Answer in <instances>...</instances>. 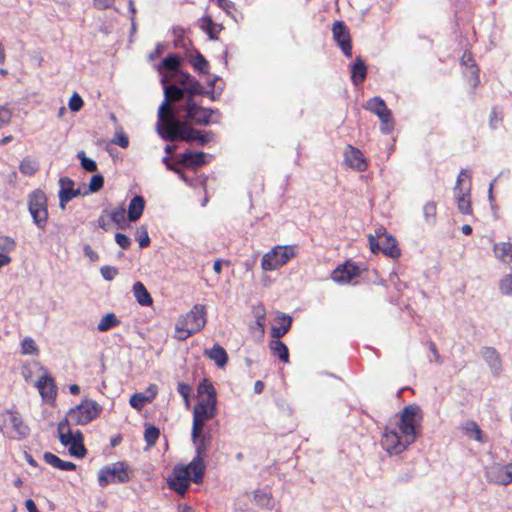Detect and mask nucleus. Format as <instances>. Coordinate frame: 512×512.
I'll return each instance as SVG.
<instances>
[{
    "label": "nucleus",
    "mask_w": 512,
    "mask_h": 512,
    "mask_svg": "<svg viewBox=\"0 0 512 512\" xmlns=\"http://www.w3.org/2000/svg\"><path fill=\"white\" fill-rule=\"evenodd\" d=\"M469 190L470 189L468 188L467 192H464L463 189H460V191L455 192L457 207L463 214L472 213Z\"/></svg>",
    "instance_id": "obj_34"
},
{
    "label": "nucleus",
    "mask_w": 512,
    "mask_h": 512,
    "mask_svg": "<svg viewBox=\"0 0 512 512\" xmlns=\"http://www.w3.org/2000/svg\"><path fill=\"white\" fill-rule=\"evenodd\" d=\"M15 240L9 236H0V268L10 264L11 257L8 255L15 249Z\"/></svg>",
    "instance_id": "obj_23"
},
{
    "label": "nucleus",
    "mask_w": 512,
    "mask_h": 512,
    "mask_svg": "<svg viewBox=\"0 0 512 512\" xmlns=\"http://www.w3.org/2000/svg\"><path fill=\"white\" fill-rule=\"evenodd\" d=\"M184 469H187V474L189 476L192 475L191 480L193 482L200 483L205 472L204 458L195 456L188 466H184Z\"/></svg>",
    "instance_id": "obj_22"
},
{
    "label": "nucleus",
    "mask_w": 512,
    "mask_h": 512,
    "mask_svg": "<svg viewBox=\"0 0 512 512\" xmlns=\"http://www.w3.org/2000/svg\"><path fill=\"white\" fill-rule=\"evenodd\" d=\"M157 386L155 384H151L146 393H135L130 398V405L137 409L141 410L146 403L151 402L157 395Z\"/></svg>",
    "instance_id": "obj_21"
},
{
    "label": "nucleus",
    "mask_w": 512,
    "mask_h": 512,
    "mask_svg": "<svg viewBox=\"0 0 512 512\" xmlns=\"http://www.w3.org/2000/svg\"><path fill=\"white\" fill-rule=\"evenodd\" d=\"M133 293L137 302L141 306H150L153 303L150 293L147 291L142 282H136L133 285Z\"/></svg>",
    "instance_id": "obj_31"
},
{
    "label": "nucleus",
    "mask_w": 512,
    "mask_h": 512,
    "mask_svg": "<svg viewBox=\"0 0 512 512\" xmlns=\"http://www.w3.org/2000/svg\"><path fill=\"white\" fill-rule=\"evenodd\" d=\"M110 218L120 229H125L128 226L126 221V209L124 206H120L112 210Z\"/></svg>",
    "instance_id": "obj_38"
},
{
    "label": "nucleus",
    "mask_w": 512,
    "mask_h": 512,
    "mask_svg": "<svg viewBox=\"0 0 512 512\" xmlns=\"http://www.w3.org/2000/svg\"><path fill=\"white\" fill-rule=\"evenodd\" d=\"M176 83L182 86L181 89L188 94V97L193 98L194 95L203 93L201 84L187 73H177Z\"/></svg>",
    "instance_id": "obj_17"
},
{
    "label": "nucleus",
    "mask_w": 512,
    "mask_h": 512,
    "mask_svg": "<svg viewBox=\"0 0 512 512\" xmlns=\"http://www.w3.org/2000/svg\"><path fill=\"white\" fill-rule=\"evenodd\" d=\"M216 414V397H200L193 410L194 436L203 431L205 422Z\"/></svg>",
    "instance_id": "obj_9"
},
{
    "label": "nucleus",
    "mask_w": 512,
    "mask_h": 512,
    "mask_svg": "<svg viewBox=\"0 0 512 512\" xmlns=\"http://www.w3.org/2000/svg\"><path fill=\"white\" fill-rule=\"evenodd\" d=\"M163 139L174 141L177 139L183 141L196 140L198 144L205 145L214 139V134L208 131L202 134L199 130L194 129L185 121L174 122L170 128L164 131V135H160Z\"/></svg>",
    "instance_id": "obj_4"
},
{
    "label": "nucleus",
    "mask_w": 512,
    "mask_h": 512,
    "mask_svg": "<svg viewBox=\"0 0 512 512\" xmlns=\"http://www.w3.org/2000/svg\"><path fill=\"white\" fill-rule=\"evenodd\" d=\"M83 104L84 103H83L82 98L76 92L71 96V98L69 99V102H68L69 109L73 112L80 111L81 108L83 107Z\"/></svg>",
    "instance_id": "obj_55"
},
{
    "label": "nucleus",
    "mask_w": 512,
    "mask_h": 512,
    "mask_svg": "<svg viewBox=\"0 0 512 512\" xmlns=\"http://www.w3.org/2000/svg\"><path fill=\"white\" fill-rule=\"evenodd\" d=\"M100 272L105 280L111 281L118 274V269L113 266H103Z\"/></svg>",
    "instance_id": "obj_59"
},
{
    "label": "nucleus",
    "mask_w": 512,
    "mask_h": 512,
    "mask_svg": "<svg viewBox=\"0 0 512 512\" xmlns=\"http://www.w3.org/2000/svg\"><path fill=\"white\" fill-rule=\"evenodd\" d=\"M57 432L61 444L69 448L70 455L77 458H83L86 455L84 436L81 431L72 432L68 427V421L62 420L58 424Z\"/></svg>",
    "instance_id": "obj_6"
},
{
    "label": "nucleus",
    "mask_w": 512,
    "mask_h": 512,
    "mask_svg": "<svg viewBox=\"0 0 512 512\" xmlns=\"http://www.w3.org/2000/svg\"><path fill=\"white\" fill-rule=\"evenodd\" d=\"M59 201H60V207L62 210L65 209L66 204L72 200L73 198L77 197L81 192L79 189H74L73 185L74 182L68 177H61L59 179Z\"/></svg>",
    "instance_id": "obj_16"
},
{
    "label": "nucleus",
    "mask_w": 512,
    "mask_h": 512,
    "mask_svg": "<svg viewBox=\"0 0 512 512\" xmlns=\"http://www.w3.org/2000/svg\"><path fill=\"white\" fill-rule=\"evenodd\" d=\"M167 79L163 78L164 84V101L158 109L157 131L159 135H164V131L174 125V122L179 121L175 117V112L172 109L171 103L181 100L184 97V91L177 85H166Z\"/></svg>",
    "instance_id": "obj_2"
},
{
    "label": "nucleus",
    "mask_w": 512,
    "mask_h": 512,
    "mask_svg": "<svg viewBox=\"0 0 512 512\" xmlns=\"http://www.w3.org/2000/svg\"><path fill=\"white\" fill-rule=\"evenodd\" d=\"M386 134L391 133L394 130V120L392 118V113L389 109L386 108Z\"/></svg>",
    "instance_id": "obj_63"
},
{
    "label": "nucleus",
    "mask_w": 512,
    "mask_h": 512,
    "mask_svg": "<svg viewBox=\"0 0 512 512\" xmlns=\"http://www.w3.org/2000/svg\"><path fill=\"white\" fill-rule=\"evenodd\" d=\"M129 478L128 467L123 462H117L100 470L98 482L101 487H105L111 483H125Z\"/></svg>",
    "instance_id": "obj_10"
},
{
    "label": "nucleus",
    "mask_w": 512,
    "mask_h": 512,
    "mask_svg": "<svg viewBox=\"0 0 512 512\" xmlns=\"http://www.w3.org/2000/svg\"><path fill=\"white\" fill-rule=\"evenodd\" d=\"M77 158L80 160L81 166L84 170L88 172H95L97 170L96 162L88 158L84 151H79L77 153Z\"/></svg>",
    "instance_id": "obj_48"
},
{
    "label": "nucleus",
    "mask_w": 512,
    "mask_h": 512,
    "mask_svg": "<svg viewBox=\"0 0 512 512\" xmlns=\"http://www.w3.org/2000/svg\"><path fill=\"white\" fill-rule=\"evenodd\" d=\"M253 314H254V317L256 318V326L258 327L259 331L263 334L264 327H265V315H266V310H265L264 306L261 304L254 306Z\"/></svg>",
    "instance_id": "obj_43"
},
{
    "label": "nucleus",
    "mask_w": 512,
    "mask_h": 512,
    "mask_svg": "<svg viewBox=\"0 0 512 512\" xmlns=\"http://www.w3.org/2000/svg\"><path fill=\"white\" fill-rule=\"evenodd\" d=\"M499 290L505 296H512V273H508L500 279Z\"/></svg>",
    "instance_id": "obj_47"
},
{
    "label": "nucleus",
    "mask_w": 512,
    "mask_h": 512,
    "mask_svg": "<svg viewBox=\"0 0 512 512\" xmlns=\"http://www.w3.org/2000/svg\"><path fill=\"white\" fill-rule=\"evenodd\" d=\"M11 120V112L9 109L0 106V127L9 123Z\"/></svg>",
    "instance_id": "obj_62"
},
{
    "label": "nucleus",
    "mask_w": 512,
    "mask_h": 512,
    "mask_svg": "<svg viewBox=\"0 0 512 512\" xmlns=\"http://www.w3.org/2000/svg\"><path fill=\"white\" fill-rule=\"evenodd\" d=\"M115 241L122 249H128L131 244L130 238L122 233H116Z\"/></svg>",
    "instance_id": "obj_61"
},
{
    "label": "nucleus",
    "mask_w": 512,
    "mask_h": 512,
    "mask_svg": "<svg viewBox=\"0 0 512 512\" xmlns=\"http://www.w3.org/2000/svg\"><path fill=\"white\" fill-rule=\"evenodd\" d=\"M401 255V249L395 238L386 233V256L398 258Z\"/></svg>",
    "instance_id": "obj_42"
},
{
    "label": "nucleus",
    "mask_w": 512,
    "mask_h": 512,
    "mask_svg": "<svg viewBox=\"0 0 512 512\" xmlns=\"http://www.w3.org/2000/svg\"><path fill=\"white\" fill-rule=\"evenodd\" d=\"M255 500L262 506H267L270 502L268 495L260 491L255 493Z\"/></svg>",
    "instance_id": "obj_64"
},
{
    "label": "nucleus",
    "mask_w": 512,
    "mask_h": 512,
    "mask_svg": "<svg viewBox=\"0 0 512 512\" xmlns=\"http://www.w3.org/2000/svg\"><path fill=\"white\" fill-rule=\"evenodd\" d=\"M481 354L486 361V363L495 370H499L501 368V359L497 352V350L493 347H484L481 351Z\"/></svg>",
    "instance_id": "obj_32"
},
{
    "label": "nucleus",
    "mask_w": 512,
    "mask_h": 512,
    "mask_svg": "<svg viewBox=\"0 0 512 512\" xmlns=\"http://www.w3.org/2000/svg\"><path fill=\"white\" fill-rule=\"evenodd\" d=\"M421 420V409L417 405H408L401 411L399 431L386 432V452L389 454H399L412 444L417 436V424Z\"/></svg>",
    "instance_id": "obj_1"
},
{
    "label": "nucleus",
    "mask_w": 512,
    "mask_h": 512,
    "mask_svg": "<svg viewBox=\"0 0 512 512\" xmlns=\"http://www.w3.org/2000/svg\"><path fill=\"white\" fill-rule=\"evenodd\" d=\"M463 428L467 434L473 435V438L476 441L483 442L482 430L480 429L479 425L475 421H473V420L467 421Z\"/></svg>",
    "instance_id": "obj_44"
},
{
    "label": "nucleus",
    "mask_w": 512,
    "mask_h": 512,
    "mask_svg": "<svg viewBox=\"0 0 512 512\" xmlns=\"http://www.w3.org/2000/svg\"><path fill=\"white\" fill-rule=\"evenodd\" d=\"M359 274L360 269L358 266L351 262H346L332 272L331 278L338 283H348Z\"/></svg>",
    "instance_id": "obj_15"
},
{
    "label": "nucleus",
    "mask_w": 512,
    "mask_h": 512,
    "mask_svg": "<svg viewBox=\"0 0 512 512\" xmlns=\"http://www.w3.org/2000/svg\"><path fill=\"white\" fill-rule=\"evenodd\" d=\"M179 163L189 168H196L206 163V154L204 152L184 153L180 156Z\"/></svg>",
    "instance_id": "obj_26"
},
{
    "label": "nucleus",
    "mask_w": 512,
    "mask_h": 512,
    "mask_svg": "<svg viewBox=\"0 0 512 512\" xmlns=\"http://www.w3.org/2000/svg\"><path fill=\"white\" fill-rule=\"evenodd\" d=\"M23 354H34L37 352V347L33 339L25 338L21 344Z\"/></svg>",
    "instance_id": "obj_56"
},
{
    "label": "nucleus",
    "mask_w": 512,
    "mask_h": 512,
    "mask_svg": "<svg viewBox=\"0 0 512 512\" xmlns=\"http://www.w3.org/2000/svg\"><path fill=\"white\" fill-rule=\"evenodd\" d=\"M119 324V320L114 313H108L101 318L97 325V329L100 332H105Z\"/></svg>",
    "instance_id": "obj_40"
},
{
    "label": "nucleus",
    "mask_w": 512,
    "mask_h": 512,
    "mask_svg": "<svg viewBox=\"0 0 512 512\" xmlns=\"http://www.w3.org/2000/svg\"><path fill=\"white\" fill-rule=\"evenodd\" d=\"M135 238L141 248H145L150 244V238L145 226H141L137 229Z\"/></svg>",
    "instance_id": "obj_51"
},
{
    "label": "nucleus",
    "mask_w": 512,
    "mask_h": 512,
    "mask_svg": "<svg viewBox=\"0 0 512 512\" xmlns=\"http://www.w3.org/2000/svg\"><path fill=\"white\" fill-rule=\"evenodd\" d=\"M177 390H178L179 394L184 398L186 406H189V404H190L189 397H190V393L192 390L191 386L187 383L182 382V383L178 384Z\"/></svg>",
    "instance_id": "obj_58"
},
{
    "label": "nucleus",
    "mask_w": 512,
    "mask_h": 512,
    "mask_svg": "<svg viewBox=\"0 0 512 512\" xmlns=\"http://www.w3.org/2000/svg\"><path fill=\"white\" fill-rule=\"evenodd\" d=\"M204 354L213 360L219 367H224L228 361L226 351L218 344H215L210 350H205Z\"/></svg>",
    "instance_id": "obj_29"
},
{
    "label": "nucleus",
    "mask_w": 512,
    "mask_h": 512,
    "mask_svg": "<svg viewBox=\"0 0 512 512\" xmlns=\"http://www.w3.org/2000/svg\"><path fill=\"white\" fill-rule=\"evenodd\" d=\"M493 251L501 262L512 266V243L511 242H500L493 246Z\"/></svg>",
    "instance_id": "obj_25"
},
{
    "label": "nucleus",
    "mask_w": 512,
    "mask_h": 512,
    "mask_svg": "<svg viewBox=\"0 0 512 512\" xmlns=\"http://www.w3.org/2000/svg\"><path fill=\"white\" fill-rule=\"evenodd\" d=\"M37 169L38 165L36 161L28 157L24 158L19 166L20 172L28 176L33 175Z\"/></svg>",
    "instance_id": "obj_45"
},
{
    "label": "nucleus",
    "mask_w": 512,
    "mask_h": 512,
    "mask_svg": "<svg viewBox=\"0 0 512 512\" xmlns=\"http://www.w3.org/2000/svg\"><path fill=\"white\" fill-rule=\"evenodd\" d=\"M183 108L185 110L184 118L195 124L209 125L211 122L218 123L220 121L216 110L197 105L191 97L186 98Z\"/></svg>",
    "instance_id": "obj_7"
},
{
    "label": "nucleus",
    "mask_w": 512,
    "mask_h": 512,
    "mask_svg": "<svg viewBox=\"0 0 512 512\" xmlns=\"http://www.w3.org/2000/svg\"><path fill=\"white\" fill-rule=\"evenodd\" d=\"M279 326H272L271 336L274 339L283 337L290 329L292 319L288 315L281 314L278 316Z\"/></svg>",
    "instance_id": "obj_30"
},
{
    "label": "nucleus",
    "mask_w": 512,
    "mask_h": 512,
    "mask_svg": "<svg viewBox=\"0 0 512 512\" xmlns=\"http://www.w3.org/2000/svg\"><path fill=\"white\" fill-rule=\"evenodd\" d=\"M200 28L204 30L210 39H217L218 33L222 30V25L214 23L210 17H203L200 19Z\"/></svg>",
    "instance_id": "obj_33"
},
{
    "label": "nucleus",
    "mask_w": 512,
    "mask_h": 512,
    "mask_svg": "<svg viewBox=\"0 0 512 512\" xmlns=\"http://www.w3.org/2000/svg\"><path fill=\"white\" fill-rule=\"evenodd\" d=\"M295 254V248L293 246L277 245L263 255L261 267L264 271L279 269L293 258Z\"/></svg>",
    "instance_id": "obj_8"
},
{
    "label": "nucleus",
    "mask_w": 512,
    "mask_h": 512,
    "mask_svg": "<svg viewBox=\"0 0 512 512\" xmlns=\"http://www.w3.org/2000/svg\"><path fill=\"white\" fill-rule=\"evenodd\" d=\"M487 479L489 482L498 485H509L512 483V462L508 464H492L487 470Z\"/></svg>",
    "instance_id": "obj_12"
},
{
    "label": "nucleus",
    "mask_w": 512,
    "mask_h": 512,
    "mask_svg": "<svg viewBox=\"0 0 512 512\" xmlns=\"http://www.w3.org/2000/svg\"><path fill=\"white\" fill-rule=\"evenodd\" d=\"M198 393L200 394V397H216L213 385L206 379L200 383Z\"/></svg>",
    "instance_id": "obj_50"
},
{
    "label": "nucleus",
    "mask_w": 512,
    "mask_h": 512,
    "mask_svg": "<svg viewBox=\"0 0 512 512\" xmlns=\"http://www.w3.org/2000/svg\"><path fill=\"white\" fill-rule=\"evenodd\" d=\"M465 80L467 81L468 85L472 89V92L474 93L475 89L480 84V70L479 68H473L472 69H465L463 72Z\"/></svg>",
    "instance_id": "obj_39"
},
{
    "label": "nucleus",
    "mask_w": 512,
    "mask_h": 512,
    "mask_svg": "<svg viewBox=\"0 0 512 512\" xmlns=\"http://www.w3.org/2000/svg\"><path fill=\"white\" fill-rule=\"evenodd\" d=\"M382 235H384V232L380 228L375 231V234H369L368 236L370 250L374 254H377L381 251V247L378 240L381 238Z\"/></svg>",
    "instance_id": "obj_49"
},
{
    "label": "nucleus",
    "mask_w": 512,
    "mask_h": 512,
    "mask_svg": "<svg viewBox=\"0 0 512 512\" xmlns=\"http://www.w3.org/2000/svg\"><path fill=\"white\" fill-rule=\"evenodd\" d=\"M461 65L465 66V69L478 68L475 60L473 59L472 53L465 51L461 57Z\"/></svg>",
    "instance_id": "obj_57"
},
{
    "label": "nucleus",
    "mask_w": 512,
    "mask_h": 512,
    "mask_svg": "<svg viewBox=\"0 0 512 512\" xmlns=\"http://www.w3.org/2000/svg\"><path fill=\"white\" fill-rule=\"evenodd\" d=\"M43 458L47 464L60 470L73 471L76 469V465L73 462L63 461L58 456L51 452L44 453Z\"/></svg>",
    "instance_id": "obj_28"
},
{
    "label": "nucleus",
    "mask_w": 512,
    "mask_h": 512,
    "mask_svg": "<svg viewBox=\"0 0 512 512\" xmlns=\"http://www.w3.org/2000/svg\"><path fill=\"white\" fill-rule=\"evenodd\" d=\"M345 163L357 171H364L366 169V161L363 153L351 145H348L344 150Z\"/></svg>",
    "instance_id": "obj_18"
},
{
    "label": "nucleus",
    "mask_w": 512,
    "mask_h": 512,
    "mask_svg": "<svg viewBox=\"0 0 512 512\" xmlns=\"http://www.w3.org/2000/svg\"><path fill=\"white\" fill-rule=\"evenodd\" d=\"M333 38L341 48L342 52L347 56L352 55V44L350 33L347 26L342 21H336L332 28Z\"/></svg>",
    "instance_id": "obj_13"
},
{
    "label": "nucleus",
    "mask_w": 512,
    "mask_h": 512,
    "mask_svg": "<svg viewBox=\"0 0 512 512\" xmlns=\"http://www.w3.org/2000/svg\"><path fill=\"white\" fill-rule=\"evenodd\" d=\"M192 440L196 447V456L205 458L207 455V451L211 444V435L210 434H202V431H199L197 436H194V426L192 427Z\"/></svg>",
    "instance_id": "obj_24"
},
{
    "label": "nucleus",
    "mask_w": 512,
    "mask_h": 512,
    "mask_svg": "<svg viewBox=\"0 0 512 512\" xmlns=\"http://www.w3.org/2000/svg\"><path fill=\"white\" fill-rule=\"evenodd\" d=\"M180 65V58L177 55H169L163 59L161 65L159 66V70L167 69L171 72L178 73V67Z\"/></svg>",
    "instance_id": "obj_41"
},
{
    "label": "nucleus",
    "mask_w": 512,
    "mask_h": 512,
    "mask_svg": "<svg viewBox=\"0 0 512 512\" xmlns=\"http://www.w3.org/2000/svg\"><path fill=\"white\" fill-rule=\"evenodd\" d=\"M43 400L52 402L55 400L57 389L54 380L49 376L41 377L36 384Z\"/></svg>",
    "instance_id": "obj_20"
},
{
    "label": "nucleus",
    "mask_w": 512,
    "mask_h": 512,
    "mask_svg": "<svg viewBox=\"0 0 512 512\" xmlns=\"http://www.w3.org/2000/svg\"><path fill=\"white\" fill-rule=\"evenodd\" d=\"M366 77V66L363 60L358 57L351 68V80L355 85L364 81Z\"/></svg>",
    "instance_id": "obj_35"
},
{
    "label": "nucleus",
    "mask_w": 512,
    "mask_h": 512,
    "mask_svg": "<svg viewBox=\"0 0 512 512\" xmlns=\"http://www.w3.org/2000/svg\"><path fill=\"white\" fill-rule=\"evenodd\" d=\"M102 412V406L95 400L84 399L79 405L71 408L64 420L74 425H87L96 419Z\"/></svg>",
    "instance_id": "obj_5"
},
{
    "label": "nucleus",
    "mask_w": 512,
    "mask_h": 512,
    "mask_svg": "<svg viewBox=\"0 0 512 512\" xmlns=\"http://www.w3.org/2000/svg\"><path fill=\"white\" fill-rule=\"evenodd\" d=\"M192 66L194 69L201 73H207L208 72V61L201 55L200 53H197L195 56H193L190 60Z\"/></svg>",
    "instance_id": "obj_46"
},
{
    "label": "nucleus",
    "mask_w": 512,
    "mask_h": 512,
    "mask_svg": "<svg viewBox=\"0 0 512 512\" xmlns=\"http://www.w3.org/2000/svg\"><path fill=\"white\" fill-rule=\"evenodd\" d=\"M104 185V178L101 174H95L89 182V192H98Z\"/></svg>",
    "instance_id": "obj_53"
},
{
    "label": "nucleus",
    "mask_w": 512,
    "mask_h": 512,
    "mask_svg": "<svg viewBox=\"0 0 512 512\" xmlns=\"http://www.w3.org/2000/svg\"><path fill=\"white\" fill-rule=\"evenodd\" d=\"M29 211L33 217L34 223L43 228L47 222L48 210L46 196L42 191H35L30 195Z\"/></svg>",
    "instance_id": "obj_11"
},
{
    "label": "nucleus",
    "mask_w": 512,
    "mask_h": 512,
    "mask_svg": "<svg viewBox=\"0 0 512 512\" xmlns=\"http://www.w3.org/2000/svg\"><path fill=\"white\" fill-rule=\"evenodd\" d=\"M112 143L126 148L129 144L128 137L123 132H117L112 139Z\"/></svg>",
    "instance_id": "obj_60"
},
{
    "label": "nucleus",
    "mask_w": 512,
    "mask_h": 512,
    "mask_svg": "<svg viewBox=\"0 0 512 512\" xmlns=\"http://www.w3.org/2000/svg\"><path fill=\"white\" fill-rule=\"evenodd\" d=\"M206 324V310L204 305H194L184 316L180 317L175 325L178 340H186L191 335L199 332Z\"/></svg>",
    "instance_id": "obj_3"
},
{
    "label": "nucleus",
    "mask_w": 512,
    "mask_h": 512,
    "mask_svg": "<svg viewBox=\"0 0 512 512\" xmlns=\"http://www.w3.org/2000/svg\"><path fill=\"white\" fill-rule=\"evenodd\" d=\"M173 474V479L169 480L168 482L169 487L177 493L184 495L190 484V478L187 474V469H184V466H176L174 468Z\"/></svg>",
    "instance_id": "obj_14"
},
{
    "label": "nucleus",
    "mask_w": 512,
    "mask_h": 512,
    "mask_svg": "<svg viewBox=\"0 0 512 512\" xmlns=\"http://www.w3.org/2000/svg\"><path fill=\"white\" fill-rule=\"evenodd\" d=\"M144 207H145V201L142 196L133 197L131 199V201L129 203V207H128V214H127L128 220L131 222L137 221L141 217V215L144 211Z\"/></svg>",
    "instance_id": "obj_27"
},
{
    "label": "nucleus",
    "mask_w": 512,
    "mask_h": 512,
    "mask_svg": "<svg viewBox=\"0 0 512 512\" xmlns=\"http://www.w3.org/2000/svg\"><path fill=\"white\" fill-rule=\"evenodd\" d=\"M9 422L11 424L10 437L13 439H23L29 434V427L23 422L22 417L17 412H9Z\"/></svg>",
    "instance_id": "obj_19"
},
{
    "label": "nucleus",
    "mask_w": 512,
    "mask_h": 512,
    "mask_svg": "<svg viewBox=\"0 0 512 512\" xmlns=\"http://www.w3.org/2000/svg\"><path fill=\"white\" fill-rule=\"evenodd\" d=\"M423 213L427 221H434L437 214V206L434 202H428L423 207Z\"/></svg>",
    "instance_id": "obj_54"
},
{
    "label": "nucleus",
    "mask_w": 512,
    "mask_h": 512,
    "mask_svg": "<svg viewBox=\"0 0 512 512\" xmlns=\"http://www.w3.org/2000/svg\"><path fill=\"white\" fill-rule=\"evenodd\" d=\"M366 109L375 113L381 121V130L384 129V101L380 98L370 99L366 104Z\"/></svg>",
    "instance_id": "obj_36"
},
{
    "label": "nucleus",
    "mask_w": 512,
    "mask_h": 512,
    "mask_svg": "<svg viewBox=\"0 0 512 512\" xmlns=\"http://www.w3.org/2000/svg\"><path fill=\"white\" fill-rule=\"evenodd\" d=\"M159 434V429L155 426H149L145 429L144 437L148 446H153L156 443Z\"/></svg>",
    "instance_id": "obj_52"
},
{
    "label": "nucleus",
    "mask_w": 512,
    "mask_h": 512,
    "mask_svg": "<svg viewBox=\"0 0 512 512\" xmlns=\"http://www.w3.org/2000/svg\"><path fill=\"white\" fill-rule=\"evenodd\" d=\"M270 349L272 353L279 357V359L283 362L289 361V352L287 346L279 341L278 339H275L270 342Z\"/></svg>",
    "instance_id": "obj_37"
}]
</instances>
